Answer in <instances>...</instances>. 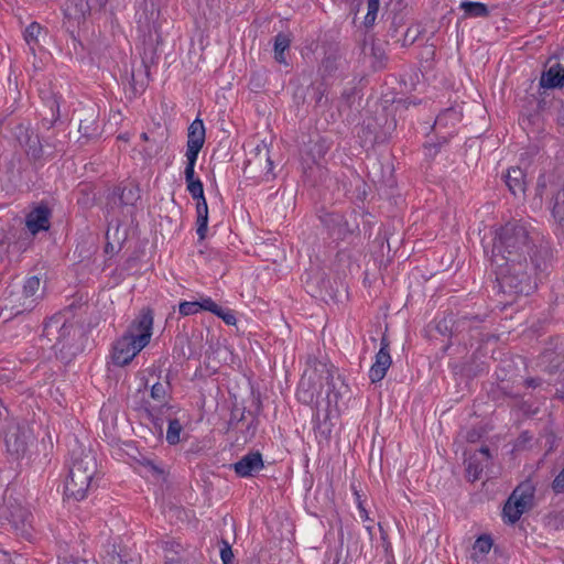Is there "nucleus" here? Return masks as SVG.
I'll use <instances>...</instances> for the list:
<instances>
[{"label": "nucleus", "instance_id": "423d86ee", "mask_svg": "<svg viewBox=\"0 0 564 564\" xmlns=\"http://www.w3.org/2000/svg\"><path fill=\"white\" fill-rule=\"evenodd\" d=\"M536 191L540 196L550 193L554 196V214L561 218L564 216V163L556 164L547 173L540 175L536 184Z\"/></svg>", "mask_w": 564, "mask_h": 564}, {"label": "nucleus", "instance_id": "a878e982", "mask_svg": "<svg viewBox=\"0 0 564 564\" xmlns=\"http://www.w3.org/2000/svg\"><path fill=\"white\" fill-rule=\"evenodd\" d=\"M42 26L36 22H32L24 31V40L32 52H34L35 46L39 44Z\"/></svg>", "mask_w": 564, "mask_h": 564}, {"label": "nucleus", "instance_id": "7ed1b4c3", "mask_svg": "<svg viewBox=\"0 0 564 564\" xmlns=\"http://www.w3.org/2000/svg\"><path fill=\"white\" fill-rule=\"evenodd\" d=\"M96 473L97 460L91 453H86L75 458L65 482V497L75 501L84 500L94 486Z\"/></svg>", "mask_w": 564, "mask_h": 564}, {"label": "nucleus", "instance_id": "412c9836", "mask_svg": "<svg viewBox=\"0 0 564 564\" xmlns=\"http://www.w3.org/2000/svg\"><path fill=\"white\" fill-rule=\"evenodd\" d=\"M459 8L464 12V18H486L489 14L487 6L482 2L463 1Z\"/></svg>", "mask_w": 564, "mask_h": 564}, {"label": "nucleus", "instance_id": "a211bd4d", "mask_svg": "<svg viewBox=\"0 0 564 564\" xmlns=\"http://www.w3.org/2000/svg\"><path fill=\"white\" fill-rule=\"evenodd\" d=\"M41 281L37 276H30L25 280L23 284L22 295L24 297V302L22 303L23 310H30L33 307Z\"/></svg>", "mask_w": 564, "mask_h": 564}, {"label": "nucleus", "instance_id": "a19ab883", "mask_svg": "<svg viewBox=\"0 0 564 564\" xmlns=\"http://www.w3.org/2000/svg\"><path fill=\"white\" fill-rule=\"evenodd\" d=\"M358 509H359L360 518H361L364 521L369 520L368 511L362 507V505H361V502H360V501L358 502Z\"/></svg>", "mask_w": 564, "mask_h": 564}, {"label": "nucleus", "instance_id": "f704fd0d", "mask_svg": "<svg viewBox=\"0 0 564 564\" xmlns=\"http://www.w3.org/2000/svg\"><path fill=\"white\" fill-rule=\"evenodd\" d=\"M202 148L203 147H199V145H194V144H188V143L186 144L185 156H186L187 163L196 164L197 156H198V153L202 150Z\"/></svg>", "mask_w": 564, "mask_h": 564}, {"label": "nucleus", "instance_id": "0eeeda50", "mask_svg": "<svg viewBox=\"0 0 564 564\" xmlns=\"http://www.w3.org/2000/svg\"><path fill=\"white\" fill-rule=\"evenodd\" d=\"M534 486L530 481L521 482L511 494L503 507V519L516 523L533 505Z\"/></svg>", "mask_w": 564, "mask_h": 564}, {"label": "nucleus", "instance_id": "4468645a", "mask_svg": "<svg viewBox=\"0 0 564 564\" xmlns=\"http://www.w3.org/2000/svg\"><path fill=\"white\" fill-rule=\"evenodd\" d=\"M540 86L543 88H561L564 86V66L556 63L542 73Z\"/></svg>", "mask_w": 564, "mask_h": 564}, {"label": "nucleus", "instance_id": "9d476101", "mask_svg": "<svg viewBox=\"0 0 564 564\" xmlns=\"http://www.w3.org/2000/svg\"><path fill=\"white\" fill-rule=\"evenodd\" d=\"M51 210L44 204L34 207L25 217V226L32 235L50 228Z\"/></svg>", "mask_w": 564, "mask_h": 564}, {"label": "nucleus", "instance_id": "e433bc0d", "mask_svg": "<svg viewBox=\"0 0 564 564\" xmlns=\"http://www.w3.org/2000/svg\"><path fill=\"white\" fill-rule=\"evenodd\" d=\"M552 489L556 494L564 492V468L558 473L552 482Z\"/></svg>", "mask_w": 564, "mask_h": 564}, {"label": "nucleus", "instance_id": "f03ea898", "mask_svg": "<svg viewBox=\"0 0 564 564\" xmlns=\"http://www.w3.org/2000/svg\"><path fill=\"white\" fill-rule=\"evenodd\" d=\"M153 314L151 310H142L131 322L126 332L117 338L111 348V361L115 366L124 367L145 348L152 337Z\"/></svg>", "mask_w": 564, "mask_h": 564}, {"label": "nucleus", "instance_id": "cd10ccee", "mask_svg": "<svg viewBox=\"0 0 564 564\" xmlns=\"http://www.w3.org/2000/svg\"><path fill=\"white\" fill-rule=\"evenodd\" d=\"M380 0H367V13L364 20V24L366 28H371L379 12Z\"/></svg>", "mask_w": 564, "mask_h": 564}, {"label": "nucleus", "instance_id": "39448f33", "mask_svg": "<svg viewBox=\"0 0 564 564\" xmlns=\"http://www.w3.org/2000/svg\"><path fill=\"white\" fill-rule=\"evenodd\" d=\"M170 400L169 380L155 382L151 386L149 398L142 401L140 409H142L155 424H159L164 416L169 415L172 409Z\"/></svg>", "mask_w": 564, "mask_h": 564}, {"label": "nucleus", "instance_id": "6ab92c4d", "mask_svg": "<svg viewBox=\"0 0 564 564\" xmlns=\"http://www.w3.org/2000/svg\"><path fill=\"white\" fill-rule=\"evenodd\" d=\"M61 319L62 317L54 316L45 326L47 335H52L54 330L58 332L57 341L64 340L66 337L70 336L72 332H74L73 324H68L66 322L61 323Z\"/></svg>", "mask_w": 564, "mask_h": 564}, {"label": "nucleus", "instance_id": "c9c22d12", "mask_svg": "<svg viewBox=\"0 0 564 564\" xmlns=\"http://www.w3.org/2000/svg\"><path fill=\"white\" fill-rule=\"evenodd\" d=\"M219 314H216L219 318H221L227 325H235L237 318L231 310L223 308L221 306L218 310Z\"/></svg>", "mask_w": 564, "mask_h": 564}, {"label": "nucleus", "instance_id": "4be33fe9", "mask_svg": "<svg viewBox=\"0 0 564 564\" xmlns=\"http://www.w3.org/2000/svg\"><path fill=\"white\" fill-rule=\"evenodd\" d=\"M205 142V127L202 119L196 118L188 127L187 143L203 147Z\"/></svg>", "mask_w": 564, "mask_h": 564}, {"label": "nucleus", "instance_id": "2f4dec72", "mask_svg": "<svg viewBox=\"0 0 564 564\" xmlns=\"http://www.w3.org/2000/svg\"><path fill=\"white\" fill-rule=\"evenodd\" d=\"M178 312L183 316L194 315L199 312L198 302H181L178 305Z\"/></svg>", "mask_w": 564, "mask_h": 564}, {"label": "nucleus", "instance_id": "5701e85b", "mask_svg": "<svg viewBox=\"0 0 564 564\" xmlns=\"http://www.w3.org/2000/svg\"><path fill=\"white\" fill-rule=\"evenodd\" d=\"M291 40L288 35L279 33L274 37V58L278 63L286 65L285 51L289 50Z\"/></svg>", "mask_w": 564, "mask_h": 564}, {"label": "nucleus", "instance_id": "ddd939ff", "mask_svg": "<svg viewBox=\"0 0 564 564\" xmlns=\"http://www.w3.org/2000/svg\"><path fill=\"white\" fill-rule=\"evenodd\" d=\"M505 182L513 196L524 195L527 189L525 174L520 167H510L505 175Z\"/></svg>", "mask_w": 564, "mask_h": 564}, {"label": "nucleus", "instance_id": "6e6552de", "mask_svg": "<svg viewBox=\"0 0 564 564\" xmlns=\"http://www.w3.org/2000/svg\"><path fill=\"white\" fill-rule=\"evenodd\" d=\"M4 442L8 453L20 458L34 445L35 436L29 424L11 423L8 425Z\"/></svg>", "mask_w": 564, "mask_h": 564}, {"label": "nucleus", "instance_id": "ea45409f", "mask_svg": "<svg viewBox=\"0 0 564 564\" xmlns=\"http://www.w3.org/2000/svg\"><path fill=\"white\" fill-rule=\"evenodd\" d=\"M524 384L528 388H536L541 384V380L536 378H528L525 379Z\"/></svg>", "mask_w": 564, "mask_h": 564}, {"label": "nucleus", "instance_id": "4c0bfd02", "mask_svg": "<svg viewBox=\"0 0 564 564\" xmlns=\"http://www.w3.org/2000/svg\"><path fill=\"white\" fill-rule=\"evenodd\" d=\"M321 367H322V370H321V371H322V373H325V376H324V377H322V378H323V379H325V381H326V383H327L328 388H330V387H332V388H335V382H334V371H333V369L327 368V366H326V365H321Z\"/></svg>", "mask_w": 564, "mask_h": 564}, {"label": "nucleus", "instance_id": "f257e3e1", "mask_svg": "<svg viewBox=\"0 0 564 564\" xmlns=\"http://www.w3.org/2000/svg\"><path fill=\"white\" fill-rule=\"evenodd\" d=\"M491 265L505 293L529 295L536 288V273L545 264L534 250L531 232L522 221H509L495 235Z\"/></svg>", "mask_w": 564, "mask_h": 564}, {"label": "nucleus", "instance_id": "20e7f679", "mask_svg": "<svg viewBox=\"0 0 564 564\" xmlns=\"http://www.w3.org/2000/svg\"><path fill=\"white\" fill-rule=\"evenodd\" d=\"M160 8V0H139L137 2V28L144 42L158 43L160 40L162 25Z\"/></svg>", "mask_w": 564, "mask_h": 564}, {"label": "nucleus", "instance_id": "473e14b6", "mask_svg": "<svg viewBox=\"0 0 564 564\" xmlns=\"http://www.w3.org/2000/svg\"><path fill=\"white\" fill-rule=\"evenodd\" d=\"M199 305V311H208L213 314H219V305L213 301L212 297H203L200 301H197Z\"/></svg>", "mask_w": 564, "mask_h": 564}, {"label": "nucleus", "instance_id": "79ce46f5", "mask_svg": "<svg viewBox=\"0 0 564 564\" xmlns=\"http://www.w3.org/2000/svg\"><path fill=\"white\" fill-rule=\"evenodd\" d=\"M79 131L84 134V135H90L89 131H88V126H85L84 124V121H80L79 123Z\"/></svg>", "mask_w": 564, "mask_h": 564}, {"label": "nucleus", "instance_id": "72a5a7b5", "mask_svg": "<svg viewBox=\"0 0 564 564\" xmlns=\"http://www.w3.org/2000/svg\"><path fill=\"white\" fill-rule=\"evenodd\" d=\"M234 557L231 546L227 541H221L220 558L224 564H230Z\"/></svg>", "mask_w": 564, "mask_h": 564}, {"label": "nucleus", "instance_id": "58836bf2", "mask_svg": "<svg viewBox=\"0 0 564 564\" xmlns=\"http://www.w3.org/2000/svg\"><path fill=\"white\" fill-rule=\"evenodd\" d=\"M184 174H185L186 183L196 180L194 177V175H195V164L194 163H186V167H185Z\"/></svg>", "mask_w": 564, "mask_h": 564}, {"label": "nucleus", "instance_id": "c756f323", "mask_svg": "<svg viewBox=\"0 0 564 564\" xmlns=\"http://www.w3.org/2000/svg\"><path fill=\"white\" fill-rule=\"evenodd\" d=\"M484 470V466L477 462L475 457H470L467 462L466 473L469 480L475 481L479 479L481 473Z\"/></svg>", "mask_w": 564, "mask_h": 564}, {"label": "nucleus", "instance_id": "b1692460", "mask_svg": "<svg viewBox=\"0 0 564 564\" xmlns=\"http://www.w3.org/2000/svg\"><path fill=\"white\" fill-rule=\"evenodd\" d=\"M116 198L122 207H133L140 198L139 189L135 186H126L118 195H115Z\"/></svg>", "mask_w": 564, "mask_h": 564}, {"label": "nucleus", "instance_id": "37998d69", "mask_svg": "<svg viewBox=\"0 0 564 564\" xmlns=\"http://www.w3.org/2000/svg\"><path fill=\"white\" fill-rule=\"evenodd\" d=\"M480 454H482L487 459L490 457V452H489V448L484 446L480 448Z\"/></svg>", "mask_w": 564, "mask_h": 564}, {"label": "nucleus", "instance_id": "f3484780", "mask_svg": "<svg viewBox=\"0 0 564 564\" xmlns=\"http://www.w3.org/2000/svg\"><path fill=\"white\" fill-rule=\"evenodd\" d=\"M462 120V113L456 108H447L443 110L435 119L434 128H454Z\"/></svg>", "mask_w": 564, "mask_h": 564}, {"label": "nucleus", "instance_id": "c85d7f7f", "mask_svg": "<svg viewBox=\"0 0 564 564\" xmlns=\"http://www.w3.org/2000/svg\"><path fill=\"white\" fill-rule=\"evenodd\" d=\"M180 549H181V545L174 541L164 543L163 550L165 552L166 564H177L178 563V558L176 557V555L178 554Z\"/></svg>", "mask_w": 564, "mask_h": 564}, {"label": "nucleus", "instance_id": "aec40b11", "mask_svg": "<svg viewBox=\"0 0 564 564\" xmlns=\"http://www.w3.org/2000/svg\"><path fill=\"white\" fill-rule=\"evenodd\" d=\"M492 547V540L488 535H481L479 536L474 545L470 553V558L474 562H480L484 560V557L490 552Z\"/></svg>", "mask_w": 564, "mask_h": 564}, {"label": "nucleus", "instance_id": "9b49d317", "mask_svg": "<svg viewBox=\"0 0 564 564\" xmlns=\"http://www.w3.org/2000/svg\"><path fill=\"white\" fill-rule=\"evenodd\" d=\"M263 467L262 455L259 452L249 453L232 465L235 473L242 478L253 476Z\"/></svg>", "mask_w": 564, "mask_h": 564}, {"label": "nucleus", "instance_id": "f8f14e48", "mask_svg": "<svg viewBox=\"0 0 564 564\" xmlns=\"http://www.w3.org/2000/svg\"><path fill=\"white\" fill-rule=\"evenodd\" d=\"M90 13V6L87 0H69L64 8V17L67 28L75 24L79 25Z\"/></svg>", "mask_w": 564, "mask_h": 564}, {"label": "nucleus", "instance_id": "2eb2a0df", "mask_svg": "<svg viewBox=\"0 0 564 564\" xmlns=\"http://www.w3.org/2000/svg\"><path fill=\"white\" fill-rule=\"evenodd\" d=\"M208 231V205L206 198L196 203V234L199 240H204Z\"/></svg>", "mask_w": 564, "mask_h": 564}, {"label": "nucleus", "instance_id": "7c9ffc66", "mask_svg": "<svg viewBox=\"0 0 564 564\" xmlns=\"http://www.w3.org/2000/svg\"><path fill=\"white\" fill-rule=\"evenodd\" d=\"M187 191L195 200L204 199V186L199 178L187 182Z\"/></svg>", "mask_w": 564, "mask_h": 564}, {"label": "nucleus", "instance_id": "1a4fd4ad", "mask_svg": "<svg viewBox=\"0 0 564 564\" xmlns=\"http://www.w3.org/2000/svg\"><path fill=\"white\" fill-rule=\"evenodd\" d=\"M392 364L389 352V341L386 337L381 338L380 349L376 354L375 362L369 369V379L372 383L380 382L387 375L388 369Z\"/></svg>", "mask_w": 564, "mask_h": 564}, {"label": "nucleus", "instance_id": "393cba45", "mask_svg": "<svg viewBox=\"0 0 564 564\" xmlns=\"http://www.w3.org/2000/svg\"><path fill=\"white\" fill-rule=\"evenodd\" d=\"M256 158L250 161L252 164L262 165L264 163L265 173L269 174L273 170V162L270 156V151L267 144L258 145L256 148Z\"/></svg>", "mask_w": 564, "mask_h": 564}, {"label": "nucleus", "instance_id": "c03bdc74", "mask_svg": "<svg viewBox=\"0 0 564 564\" xmlns=\"http://www.w3.org/2000/svg\"><path fill=\"white\" fill-rule=\"evenodd\" d=\"M141 139H142V140H144V141H147V140H148V134H147L145 132H143V133L141 134Z\"/></svg>", "mask_w": 564, "mask_h": 564}, {"label": "nucleus", "instance_id": "bb28decb", "mask_svg": "<svg viewBox=\"0 0 564 564\" xmlns=\"http://www.w3.org/2000/svg\"><path fill=\"white\" fill-rule=\"evenodd\" d=\"M183 427L177 419H169V426L166 431V441L171 445H175L181 440V432Z\"/></svg>", "mask_w": 564, "mask_h": 564}, {"label": "nucleus", "instance_id": "dca6fc26", "mask_svg": "<svg viewBox=\"0 0 564 564\" xmlns=\"http://www.w3.org/2000/svg\"><path fill=\"white\" fill-rule=\"evenodd\" d=\"M312 380V375H310L308 378H306L305 373L300 381L296 395L297 399L303 403H312L315 397L319 394V391H317L315 383H311Z\"/></svg>", "mask_w": 564, "mask_h": 564}]
</instances>
